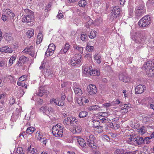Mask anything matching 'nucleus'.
<instances>
[{
    "label": "nucleus",
    "instance_id": "56",
    "mask_svg": "<svg viewBox=\"0 0 154 154\" xmlns=\"http://www.w3.org/2000/svg\"><path fill=\"white\" fill-rule=\"evenodd\" d=\"M27 76L26 75H22L19 78V80L20 81L23 82L26 79Z\"/></svg>",
    "mask_w": 154,
    "mask_h": 154
},
{
    "label": "nucleus",
    "instance_id": "6",
    "mask_svg": "<svg viewBox=\"0 0 154 154\" xmlns=\"http://www.w3.org/2000/svg\"><path fill=\"white\" fill-rule=\"evenodd\" d=\"M143 35H142L140 32H137L132 37V38L136 43L141 44L143 43Z\"/></svg>",
    "mask_w": 154,
    "mask_h": 154
},
{
    "label": "nucleus",
    "instance_id": "41",
    "mask_svg": "<svg viewBox=\"0 0 154 154\" xmlns=\"http://www.w3.org/2000/svg\"><path fill=\"white\" fill-rule=\"evenodd\" d=\"M100 108V107L96 105L91 106L89 107L90 109L92 110H99Z\"/></svg>",
    "mask_w": 154,
    "mask_h": 154
},
{
    "label": "nucleus",
    "instance_id": "57",
    "mask_svg": "<svg viewBox=\"0 0 154 154\" xmlns=\"http://www.w3.org/2000/svg\"><path fill=\"white\" fill-rule=\"evenodd\" d=\"M87 37V36L85 34H82L81 35V39L82 41H84Z\"/></svg>",
    "mask_w": 154,
    "mask_h": 154
},
{
    "label": "nucleus",
    "instance_id": "15",
    "mask_svg": "<svg viewBox=\"0 0 154 154\" xmlns=\"http://www.w3.org/2000/svg\"><path fill=\"white\" fill-rule=\"evenodd\" d=\"M0 51L1 52L11 53L13 51L12 49L8 46H5L0 48Z\"/></svg>",
    "mask_w": 154,
    "mask_h": 154
},
{
    "label": "nucleus",
    "instance_id": "14",
    "mask_svg": "<svg viewBox=\"0 0 154 154\" xmlns=\"http://www.w3.org/2000/svg\"><path fill=\"white\" fill-rule=\"evenodd\" d=\"M134 142H137L139 145L144 144V140L143 137H137L133 139Z\"/></svg>",
    "mask_w": 154,
    "mask_h": 154
},
{
    "label": "nucleus",
    "instance_id": "13",
    "mask_svg": "<svg viewBox=\"0 0 154 154\" xmlns=\"http://www.w3.org/2000/svg\"><path fill=\"white\" fill-rule=\"evenodd\" d=\"M119 79L122 81L124 82H127L130 81V78L128 75L126 74L121 73L119 75Z\"/></svg>",
    "mask_w": 154,
    "mask_h": 154
},
{
    "label": "nucleus",
    "instance_id": "17",
    "mask_svg": "<svg viewBox=\"0 0 154 154\" xmlns=\"http://www.w3.org/2000/svg\"><path fill=\"white\" fill-rule=\"evenodd\" d=\"M77 140L78 143L81 147H84L86 145V143L84 139L79 137H77Z\"/></svg>",
    "mask_w": 154,
    "mask_h": 154
},
{
    "label": "nucleus",
    "instance_id": "39",
    "mask_svg": "<svg viewBox=\"0 0 154 154\" xmlns=\"http://www.w3.org/2000/svg\"><path fill=\"white\" fill-rule=\"evenodd\" d=\"M87 4V2L85 0H81L78 2V5L80 7H84Z\"/></svg>",
    "mask_w": 154,
    "mask_h": 154
},
{
    "label": "nucleus",
    "instance_id": "30",
    "mask_svg": "<svg viewBox=\"0 0 154 154\" xmlns=\"http://www.w3.org/2000/svg\"><path fill=\"white\" fill-rule=\"evenodd\" d=\"M81 57L82 56L80 54H75L74 56L72 57L73 59L75 60L78 61V62H81Z\"/></svg>",
    "mask_w": 154,
    "mask_h": 154
},
{
    "label": "nucleus",
    "instance_id": "10",
    "mask_svg": "<svg viewBox=\"0 0 154 154\" xmlns=\"http://www.w3.org/2000/svg\"><path fill=\"white\" fill-rule=\"evenodd\" d=\"M146 89L145 85H138L135 88V93L136 94L143 93Z\"/></svg>",
    "mask_w": 154,
    "mask_h": 154
},
{
    "label": "nucleus",
    "instance_id": "29",
    "mask_svg": "<svg viewBox=\"0 0 154 154\" xmlns=\"http://www.w3.org/2000/svg\"><path fill=\"white\" fill-rule=\"evenodd\" d=\"M87 115V112L85 111H83L79 112V116L80 118H83L86 117Z\"/></svg>",
    "mask_w": 154,
    "mask_h": 154
},
{
    "label": "nucleus",
    "instance_id": "47",
    "mask_svg": "<svg viewBox=\"0 0 154 154\" xmlns=\"http://www.w3.org/2000/svg\"><path fill=\"white\" fill-rule=\"evenodd\" d=\"M24 11L27 14L26 15H29L34 14V12L33 11L28 9H24Z\"/></svg>",
    "mask_w": 154,
    "mask_h": 154
},
{
    "label": "nucleus",
    "instance_id": "23",
    "mask_svg": "<svg viewBox=\"0 0 154 154\" xmlns=\"http://www.w3.org/2000/svg\"><path fill=\"white\" fill-rule=\"evenodd\" d=\"M6 13L8 15L11 17L13 18L15 16V14L9 9H7L6 10Z\"/></svg>",
    "mask_w": 154,
    "mask_h": 154
},
{
    "label": "nucleus",
    "instance_id": "7",
    "mask_svg": "<svg viewBox=\"0 0 154 154\" xmlns=\"http://www.w3.org/2000/svg\"><path fill=\"white\" fill-rule=\"evenodd\" d=\"M120 9L118 6L114 7L112 9L111 13L113 14L111 16V18L114 20L119 16L120 14Z\"/></svg>",
    "mask_w": 154,
    "mask_h": 154
},
{
    "label": "nucleus",
    "instance_id": "16",
    "mask_svg": "<svg viewBox=\"0 0 154 154\" xmlns=\"http://www.w3.org/2000/svg\"><path fill=\"white\" fill-rule=\"evenodd\" d=\"M73 128L71 129V131L74 134L76 133H79L82 130V128L80 126H77L73 127Z\"/></svg>",
    "mask_w": 154,
    "mask_h": 154
},
{
    "label": "nucleus",
    "instance_id": "35",
    "mask_svg": "<svg viewBox=\"0 0 154 154\" xmlns=\"http://www.w3.org/2000/svg\"><path fill=\"white\" fill-rule=\"evenodd\" d=\"M92 126L94 128L98 127L100 125V122L98 120H93L92 121Z\"/></svg>",
    "mask_w": 154,
    "mask_h": 154
},
{
    "label": "nucleus",
    "instance_id": "61",
    "mask_svg": "<svg viewBox=\"0 0 154 154\" xmlns=\"http://www.w3.org/2000/svg\"><path fill=\"white\" fill-rule=\"evenodd\" d=\"M5 39L8 41H10L11 38V37L8 35H6L5 36Z\"/></svg>",
    "mask_w": 154,
    "mask_h": 154
},
{
    "label": "nucleus",
    "instance_id": "37",
    "mask_svg": "<svg viewBox=\"0 0 154 154\" xmlns=\"http://www.w3.org/2000/svg\"><path fill=\"white\" fill-rule=\"evenodd\" d=\"M20 62H21L22 63H24L26 61L29 60V59L24 56H21L19 58V59Z\"/></svg>",
    "mask_w": 154,
    "mask_h": 154
},
{
    "label": "nucleus",
    "instance_id": "49",
    "mask_svg": "<svg viewBox=\"0 0 154 154\" xmlns=\"http://www.w3.org/2000/svg\"><path fill=\"white\" fill-rule=\"evenodd\" d=\"M101 121H100V122L104 123L108 122V119L106 116H103V119Z\"/></svg>",
    "mask_w": 154,
    "mask_h": 154
},
{
    "label": "nucleus",
    "instance_id": "44",
    "mask_svg": "<svg viewBox=\"0 0 154 154\" xmlns=\"http://www.w3.org/2000/svg\"><path fill=\"white\" fill-rule=\"evenodd\" d=\"M138 131L142 134H144L146 133L145 128L144 126H143L138 129Z\"/></svg>",
    "mask_w": 154,
    "mask_h": 154
},
{
    "label": "nucleus",
    "instance_id": "48",
    "mask_svg": "<svg viewBox=\"0 0 154 154\" xmlns=\"http://www.w3.org/2000/svg\"><path fill=\"white\" fill-rule=\"evenodd\" d=\"M16 59V57L15 56H12L10 58L9 61V64L11 66L13 63V61Z\"/></svg>",
    "mask_w": 154,
    "mask_h": 154
},
{
    "label": "nucleus",
    "instance_id": "36",
    "mask_svg": "<svg viewBox=\"0 0 154 154\" xmlns=\"http://www.w3.org/2000/svg\"><path fill=\"white\" fill-rule=\"evenodd\" d=\"M84 100H85L84 97H82L78 98L77 100V102L80 106H82L83 104Z\"/></svg>",
    "mask_w": 154,
    "mask_h": 154
},
{
    "label": "nucleus",
    "instance_id": "51",
    "mask_svg": "<svg viewBox=\"0 0 154 154\" xmlns=\"http://www.w3.org/2000/svg\"><path fill=\"white\" fill-rule=\"evenodd\" d=\"M17 84L19 86H21L23 87H25L26 88H27V85L26 84L24 83L23 82H17Z\"/></svg>",
    "mask_w": 154,
    "mask_h": 154
},
{
    "label": "nucleus",
    "instance_id": "12",
    "mask_svg": "<svg viewBox=\"0 0 154 154\" xmlns=\"http://www.w3.org/2000/svg\"><path fill=\"white\" fill-rule=\"evenodd\" d=\"M49 94V91L45 90L43 88H40L36 93L37 95L39 97H42L45 95L46 97H47Z\"/></svg>",
    "mask_w": 154,
    "mask_h": 154
},
{
    "label": "nucleus",
    "instance_id": "50",
    "mask_svg": "<svg viewBox=\"0 0 154 154\" xmlns=\"http://www.w3.org/2000/svg\"><path fill=\"white\" fill-rule=\"evenodd\" d=\"M114 103L111 102V103H106L103 104V105L106 107H108L110 106H113Z\"/></svg>",
    "mask_w": 154,
    "mask_h": 154
},
{
    "label": "nucleus",
    "instance_id": "59",
    "mask_svg": "<svg viewBox=\"0 0 154 154\" xmlns=\"http://www.w3.org/2000/svg\"><path fill=\"white\" fill-rule=\"evenodd\" d=\"M62 96L61 97V99L62 100V101L60 102H63L64 101L65 98H66V96L65 95V94L64 93L62 94Z\"/></svg>",
    "mask_w": 154,
    "mask_h": 154
},
{
    "label": "nucleus",
    "instance_id": "3",
    "mask_svg": "<svg viewBox=\"0 0 154 154\" xmlns=\"http://www.w3.org/2000/svg\"><path fill=\"white\" fill-rule=\"evenodd\" d=\"M52 133L56 137H62L63 135L62 128L58 124L54 126L52 128Z\"/></svg>",
    "mask_w": 154,
    "mask_h": 154
},
{
    "label": "nucleus",
    "instance_id": "1",
    "mask_svg": "<svg viewBox=\"0 0 154 154\" xmlns=\"http://www.w3.org/2000/svg\"><path fill=\"white\" fill-rule=\"evenodd\" d=\"M145 70L147 74L152 76L154 74V62L151 61H148L143 65Z\"/></svg>",
    "mask_w": 154,
    "mask_h": 154
},
{
    "label": "nucleus",
    "instance_id": "4",
    "mask_svg": "<svg viewBox=\"0 0 154 154\" xmlns=\"http://www.w3.org/2000/svg\"><path fill=\"white\" fill-rule=\"evenodd\" d=\"M96 139L93 134H91L86 137L87 145L92 149H95L97 148V145L95 143Z\"/></svg>",
    "mask_w": 154,
    "mask_h": 154
},
{
    "label": "nucleus",
    "instance_id": "32",
    "mask_svg": "<svg viewBox=\"0 0 154 154\" xmlns=\"http://www.w3.org/2000/svg\"><path fill=\"white\" fill-rule=\"evenodd\" d=\"M42 34L41 32H39L37 36V44H39L42 42Z\"/></svg>",
    "mask_w": 154,
    "mask_h": 154
},
{
    "label": "nucleus",
    "instance_id": "25",
    "mask_svg": "<svg viewBox=\"0 0 154 154\" xmlns=\"http://www.w3.org/2000/svg\"><path fill=\"white\" fill-rule=\"evenodd\" d=\"M143 42L144 41H146V42L150 43L151 41V37L150 35L147 36L146 35H143Z\"/></svg>",
    "mask_w": 154,
    "mask_h": 154
},
{
    "label": "nucleus",
    "instance_id": "8",
    "mask_svg": "<svg viewBox=\"0 0 154 154\" xmlns=\"http://www.w3.org/2000/svg\"><path fill=\"white\" fill-rule=\"evenodd\" d=\"M55 49V46L54 44H50L48 48L45 52V55L47 57H49L52 55Z\"/></svg>",
    "mask_w": 154,
    "mask_h": 154
},
{
    "label": "nucleus",
    "instance_id": "52",
    "mask_svg": "<svg viewBox=\"0 0 154 154\" xmlns=\"http://www.w3.org/2000/svg\"><path fill=\"white\" fill-rule=\"evenodd\" d=\"M135 10H145L144 9V7L143 5H140L139 6L136 7L135 8Z\"/></svg>",
    "mask_w": 154,
    "mask_h": 154
},
{
    "label": "nucleus",
    "instance_id": "11",
    "mask_svg": "<svg viewBox=\"0 0 154 154\" xmlns=\"http://www.w3.org/2000/svg\"><path fill=\"white\" fill-rule=\"evenodd\" d=\"M34 20V14L28 15H24L23 19V22H26L27 23L33 22Z\"/></svg>",
    "mask_w": 154,
    "mask_h": 154
},
{
    "label": "nucleus",
    "instance_id": "46",
    "mask_svg": "<svg viewBox=\"0 0 154 154\" xmlns=\"http://www.w3.org/2000/svg\"><path fill=\"white\" fill-rule=\"evenodd\" d=\"M131 105L130 104L128 103L127 104H125V105L124 107H123L124 109H125V112H127L128 111V109L130 108L131 107Z\"/></svg>",
    "mask_w": 154,
    "mask_h": 154
},
{
    "label": "nucleus",
    "instance_id": "55",
    "mask_svg": "<svg viewBox=\"0 0 154 154\" xmlns=\"http://www.w3.org/2000/svg\"><path fill=\"white\" fill-rule=\"evenodd\" d=\"M144 140V144L146 142V143L147 144H149L150 142V141H149V138L147 137H145L143 139Z\"/></svg>",
    "mask_w": 154,
    "mask_h": 154
},
{
    "label": "nucleus",
    "instance_id": "28",
    "mask_svg": "<svg viewBox=\"0 0 154 154\" xmlns=\"http://www.w3.org/2000/svg\"><path fill=\"white\" fill-rule=\"evenodd\" d=\"M77 62L78 61L75 60L72 58L70 61L71 64L72 66H77L78 65H79L80 62L77 63Z\"/></svg>",
    "mask_w": 154,
    "mask_h": 154
},
{
    "label": "nucleus",
    "instance_id": "31",
    "mask_svg": "<svg viewBox=\"0 0 154 154\" xmlns=\"http://www.w3.org/2000/svg\"><path fill=\"white\" fill-rule=\"evenodd\" d=\"M32 51H34L33 47L32 46H31L29 48H25L23 51L26 53L32 52Z\"/></svg>",
    "mask_w": 154,
    "mask_h": 154
},
{
    "label": "nucleus",
    "instance_id": "62",
    "mask_svg": "<svg viewBox=\"0 0 154 154\" xmlns=\"http://www.w3.org/2000/svg\"><path fill=\"white\" fill-rule=\"evenodd\" d=\"M103 137V138L105 139L107 141H109V138L108 135L105 134L104 135Z\"/></svg>",
    "mask_w": 154,
    "mask_h": 154
},
{
    "label": "nucleus",
    "instance_id": "33",
    "mask_svg": "<svg viewBox=\"0 0 154 154\" xmlns=\"http://www.w3.org/2000/svg\"><path fill=\"white\" fill-rule=\"evenodd\" d=\"M109 125L110 128L114 129H117L119 127V125L112 122L110 123Z\"/></svg>",
    "mask_w": 154,
    "mask_h": 154
},
{
    "label": "nucleus",
    "instance_id": "53",
    "mask_svg": "<svg viewBox=\"0 0 154 154\" xmlns=\"http://www.w3.org/2000/svg\"><path fill=\"white\" fill-rule=\"evenodd\" d=\"M84 18L85 19H86L87 20V21H88V24H90L91 23H92L93 20H90V17L89 16H87V17H84Z\"/></svg>",
    "mask_w": 154,
    "mask_h": 154
},
{
    "label": "nucleus",
    "instance_id": "19",
    "mask_svg": "<svg viewBox=\"0 0 154 154\" xmlns=\"http://www.w3.org/2000/svg\"><path fill=\"white\" fill-rule=\"evenodd\" d=\"M75 94L77 96H80L82 94V90L78 87H76L74 88Z\"/></svg>",
    "mask_w": 154,
    "mask_h": 154
},
{
    "label": "nucleus",
    "instance_id": "5",
    "mask_svg": "<svg viewBox=\"0 0 154 154\" xmlns=\"http://www.w3.org/2000/svg\"><path fill=\"white\" fill-rule=\"evenodd\" d=\"M151 22L150 17L149 15L144 16L138 22L139 26L142 27L147 26Z\"/></svg>",
    "mask_w": 154,
    "mask_h": 154
},
{
    "label": "nucleus",
    "instance_id": "34",
    "mask_svg": "<svg viewBox=\"0 0 154 154\" xmlns=\"http://www.w3.org/2000/svg\"><path fill=\"white\" fill-rule=\"evenodd\" d=\"M35 128L31 127L27 128L26 132L27 133L29 134H31L35 130Z\"/></svg>",
    "mask_w": 154,
    "mask_h": 154
},
{
    "label": "nucleus",
    "instance_id": "60",
    "mask_svg": "<svg viewBox=\"0 0 154 154\" xmlns=\"http://www.w3.org/2000/svg\"><path fill=\"white\" fill-rule=\"evenodd\" d=\"M23 149L21 147H19L17 149V152L18 154H20V153H23Z\"/></svg>",
    "mask_w": 154,
    "mask_h": 154
},
{
    "label": "nucleus",
    "instance_id": "42",
    "mask_svg": "<svg viewBox=\"0 0 154 154\" xmlns=\"http://www.w3.org/2000/svg\"><path fill=\"white\" fill-rule=\"evenodd\" d=\"M48 109V107L46 106H43L40 108V110L41 112H42L44 113H45L47 110L49 111Z\"/></svg>",
    "mask_w": 154,
    "mask_h": 154
},
{
    "label": "nucleus",
    "instance_id": "24",
    "mask_svg": "<svg viewBox=\"0 0 154 154\" xmlns=\"http://www.w3.org/2000/svg\"><path fill=\"white\" fill-rule=\"evenodd\" d=\"M34 30L33 29H30L28 30L26 32V35L29 38H31L34 35Z\"/></svg>",
    "mask_w": 154,
    "mask_h": 154
},
{
    "label": "nucleus",
    "instance_id": "63",
    "mask_svg": "<svg viewBox=\"0 0 154 154\" xmlns=\"http://www.w3.org/2000/svg\"><path fill=\"white\" fill-rule=\"evenodd\" d=\"M57 17L59 19H61L63 17V16L62 13H60L59 12L58 14L57 15Z\"/></svg>",
    "mask_w": 154,
    "mask_h": 154
},
{
    "label": "nucleus",
    "instance_id": "58",
    "mask_svg": "<svg viewBox=\"0 0 154 154\" xmlns=\"http://www.w3.org/2000/svg\"><path fill=\"white\" fill-rule=\"evenodd\" d=\"M40 141L42 143L45 144V145H46V143L47 141L46 138L44 137L42 138L40 137Z\"/></svg>",
    "mask_w": 154,
    "mask_h": 154
},
{
    "label": "nucleus",
    "instance_id": "20",
    "mask_svg": "<svg viewBox=\"0 0 154 154\" xmlns=\"http://www.w3.org/2000/svg\"><path fill=\"white\" fill-rule=\"evenodd\" d=\"M69 48V45L68 43H66L63 49H62L60 52L61 54H65Z\"/></svg>",
    "mask_w": 154,
    "mask_h": 154
},
{
    "label": "nucleus",
    "instance_id": "21",
    "mask_svg": "<svg viewBox=\"0 0 154 154\" xmlns=\"http://www.w3.org/2000/svg\"><path fill=\"white\" fill-rule=\"evenodd\" d=\"M92 69V67L91 66H89V67H86L84 69V72L86 75H91V71Z\"/></svg>",
    "mask_w": 154,
    "mask_h": 154
},
{
    "label": "nucleus",
    "instance_id": "45",
    "mask_svg": "<svg viewBox=\"0 0 154 154\" xmlns=\"http://www.w3.org/2000/svg\"><path fill=\"white\" fill-rule=\"evenodd\" d=\"M46 75H47L48 76H50L51 77H52L53 75V72L50 70V69H46V72H45Z\"/></svg>",
    "mask_w": 154,
    "mask_h": 154
},
{
    "label": "nucleus",
    "instance_id": "43",
    "mask_svg": "<svg viewBox=\"0 0 154 154\" xmlns=\"http://www.w3.org/2000/svg\"><path fill=\"white\" fill-rule=\"evenodd\" d=\"M94 47L93 46H91L89 44H87L86 47V49L87 50H88L89 52H92L94 50Z\"/></svg>",
    "mask_w": 154,
    "mask_h": 154
},
{
    "label": "nucleus",
    "instance_id": "22",
    "mask_svg": "<svg viewBox=\"0 0 154 154\" xmlns=\"http://www.w3.org/2000/svg\"><path fill=\"white\" fill-rule=\"evenodd\" d=\"M145 12V10H135V13L136 16L139 17L141 16Z\"/></svg>",
    "mask_w": 154,
    "mask_h": 154
},
{
    "label": "nucleus",
    "instance_id": "64",
    "mask_svg": "<svg viewBox=\"0 0 154 154\" xmlns=\"http://www.w3.org/2000/svg\"><path fill=\"white\" fill-rule=\"evenodd\" d=\"M83 48L79 46L77 50H78L81 53H83Z\"/></svg>",
    "mask_w": 154,
    "mask_h": 154
},
{
    "label": "nucleus",
    "instance_id": "18",
    "mask_svg": "<svg viewBox=\"0 0 154 154\" xmlns=\"http://www.w3.org/2000/svg\"><path fill=\"white\" fill-rule=\"evenodd\" d=\"M53 102H54L56 105L59 106H62L64 104V102H60V101H59L58 100L54 98L50 100V102L51 103H52Z\"/></svg>",
    "mask_w": 154,
    "mask_h": 154
},
{
    "label": "nucleus",
    "instance_id": "27",
    "mask_svg": "<svg viewBox=\"0 0 154 154\" xmlns=\"http://www.w3.org/2000/svg\"><path fill=\"white\" fill-rule=\"evenodd\" d=\"M88 36L91 39L95 38L96 37V32L91 30L90 31V33Z\"/></svg>",
    "mask_w": 154,
    "mask_h": 154
},
{
    "label": "nucleus",
    "instance_id": "38",
    "mask_svg": "<svg viewBox=\"0 0 154 154\" xmlns=\"http://www.w3.org/2000/svg\"><path fill=\"white\" fill-rule=\"evenodd\" d=\"M7 64V61L5 59H3L0 60V67H4Z\"/></svg>",
    "mask_w": 154,
    "mask_h": 154
},
{
    "label": "nucleus",
    "instance_id": "40",
    "mask_svg": "<svg viewBox=\"0 0 154 154\" xmlns=\"http://www.w3.org/2000/svg\"><path fill=\"white\" fill-rule=\"evenodd\" d=\"M125 151L123 149H117L114 152V154H124Z\"/></svg>",
    "mask_w": 154,
    "mask_h": 154
},
{
    "label": "nucleus",
    "instance_id": "54",
    "mask_svg": "<svg viewBox=\"0 0 154 154\" xmlns=\"http://www.w3.org/2000/svg\"><path fill=\"white\" fill-rule=\"evenodd\" d=\"M51 5L50 4H48L45 8V11L46 12H48L50 10V8L51 7Z\"/></svg>",
    "mask_w": 154,
    "mask_h": 154
},
{
    "label": "nucleus",
    "instance_id": "2",
    "mask_svg": "<svg viewBox=\"0 0 154 154\" xmlns=\"http://www.w3.org/2000/svg\"><path fill=\"white\" fill-rule=\"evenodd\" d=\"M79 122L78 120L73 117H69L65 118L63 121V123L65 125L66 127L69 126V123L72 126H76Z\"/></svg>",
    "mask_w": 154,
    "mask_h": 154
},
{
    "label": "nucleus",
    "instance_id": "26",
    "mask_svg": "<svg viewBox=\"0 0 154 154\" xmlns=\"http://www.w3.org/2000/svg\"><path fill=\"white\" fill-rule=\"evenodd\" d=\"M91 71V75L93 76H98L100 75V72L99 71L92 68Z\"/></svg>",
    "mask_w": 154,
    "mask_h": 154
},
{
    "label": "nucleus",
    "instance_id": "9",
    "mask_svg": "<svg viewBox=\"0 0 154 154\" xmlns=\"http://www.w3.org/2000/svg\"><path fill=\"white\" fill-rule=\"evenodd\" d=\"M87 92L90 95L95 94L97 92V89L95 85L91 84L87 87Z\"/></svg>",
    "mask_w": 154,
    "mask_h": 154
}]
</instances>
